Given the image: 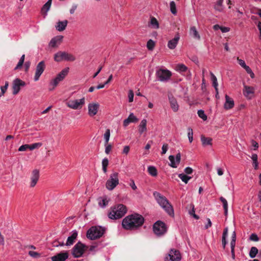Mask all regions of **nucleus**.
Returning a JSON list of instances; mask_svg holds the SVG:
<instances>
[{"mask_svg": "<svg viewBox=\"0 0 261 261\" xmlns=\"http://www.w3.org/2000/svg\"><path fill=\"white\" fill-rule=\"evenodd\" d=\"M153 233L158 237L165 234L167 232V229H152Z\"/></svg>", "mask_w": 261, "mask_h": 261, "instance_id": "39", "label": "nucleus"}, {"mask_svg": "<svg viewBox=\"0 0 261 261\" xmlns=\"http://www.w3.org/2000/svg\"><path fill=\"white\" fill-rule=\"evenodd\" d=\"M198 116L201 118L203 120L205 121L207 119V116L205 114L204 111L199 110L197 112Z\"/></svg>", "mask_w": 261, "mask_h": 261, "instance_id": "48", "label": "nucleus"}, {"mask_svg": "<svg viewBox=\"0 0 261 261\" xmlns=\"http://www.w3.org/2000/svg\"><path fill=\"white\" fill-rule=\"evenodd\" d=\"M236 233L235 231H233L232 235H231V240L230 242V247H231V253L232 258L234 259L235 258V253H234V248L236 245Z\"/></svg>", "mask_w": 261, "mask_h": 261, "instance_id": "20", "label": "nucleus"}, {"mask_svg": "<svg viewBox=\"0 0 261 261\" xmlns=\"http://www.w3.org/2000/svg\"><path fill=\"white\" fill-rule=\"evenodd\" d=\"M77 236V232L75 230H73L71 234L68 237L66 245L67 246H70L72 245Z\"/></svg>", "mask_w": 261, "mask_h": 261, "instance_id": "22", "label": "nucleus"}, {"mask_svg": "<svg viewBox=\"0 0 261 261\" xmlns=\"http://www.w3.org/2000/svg\"><path fill=\"white\" fill-rule=\"evenodd\" d=\"M147 171L149 174L152 176H156L157 175V170L156 169L154 166H148L147 168Z\"/></svg>", "mask_w": 261, "mask_h": 261, "instance_id": "37", "label": "nucleus"}, {"mask_svg": "<svg viewBox=\"0 0 261 261\" xmlns=\"http://www.w3.org/2000/svg\"><path fill=\"white\" fill-rule=\"evenodd\" d=\"M250 239L253 241H258V238L257 236L255 233H252L250 236Z\"/></svg>", "mask_w": 261, "mask_h": 261, "instance_id": "61", "label": "nucleus"}, {"mask_svg": "<svg viewBox=\"0 0 261 261\" xmlns=\"http://www.w3.org/2000/svg\"><path fill=\"white\" fill-rule=\"evenodd\" d=\"M178 176L180 178V179L185 184H187L189 180L191 179L192 178L191 176H189L184 173H180L178 175Z\"/></svg>", "mask_w": 261, "mask_h": 261, "instance_id": "36", "label": "nucleus"}, {"mask_svg": "<svg viewBox=\"0 0 261 261\" xmlns=\"http://www.w3.org/2000/svg\"><path fill=\"white\" fill-rule=\"evenodd\" d=\"M28 253L31 257L34 258H38L40 256V254L37 252L30 251Z\"/></svg>", "mask_w": 261, "mask_h": 261, "instance_id": "56", "label": "nucleus"}, {"mask_svg": "<svg viewBox=\"0 0 261 261\" xmlns=\"http://www.w3.org/2000/svg\"><path fill=\"white\" fill-rule=\"evenodd\" d=\"M110 130L107 129L104 134L103 137L105 139V144H108L110 138Z\"/></svg>", "mask_w": 261, "mask_h": 261, "instance_id": "44", "label": "nucleus"}, {"mask_svg": "<svg viewBox=\"0 0 261 261\" xmlns=\"http://www.w3.org/2000/svg\"><path fill=\"white\" fill-rule=\"evenodd\" d=\"M25 83L19 79H15L12 83L13 94L16 95L20 90L21 87H24Z\"/></svg>", "mask_w": 261, "mask_h": 261, "instance_id": "11", "label": "nucleus"}, {"mask_svg": "<svg viewBox=\"0 0 261 261\" xmlns=\"http://www.w3.org/2000/svg\"><path fill=\"white\" fill-rule=\"evenodd\" d=\"M154 46H155V42L152 39H149L147 41V47L149 50H152L154 48Z\"/></svg>", "mask_w": 261, "mask_h": 261, "instance_id": "46", "label": "nucleus"}, {"mask_svg": "<svg viewBox=\"0 0 261 261\" xmlns=\"http://www.w3.org/2000/svg\"><path fill=\"white\" fill-rule=\"evenodd\" d=\"M189 33L190 36H191L193 38L198 40L200 39V36L195 27H192L190 28Z\"/></svg>", "mask_w": 261, "mask_h": 261, "instance_id": "26", "label": "nucleus"}, {"mask_svg": "<svg viewBox=\"0 0 261 261\" xmlns=\"http://www.w3.org/2000/svg\"><path fill=\"white\" fill-rule=\"evenodd\" d=\"M127 209L122 204L116 205L111 208L108 213V217L112 220H116L122 218L127 213Z\"/></svg>", "mask_w": 261, "mask_h": 261, "instance_id": "3", "label": "nucleus"}, {"mask_svg": "<svg viewBox=\"0 0 261 261\" xmlns=\"http://www.w3.org/2000/svg\"><path fill=\"white\" fill-rule=\"evenodd\" d=\"M175 70L179 72H185L188 70V67L183 64H178L176 65Z\"/></svg>", "mask_w": 261, "mask_h": 261, "instance_id": "35", "label": "nucleus"}, {"mask_svg": "<svg viewBox=\"0 0 261 261\" xmlns=\"http://www.w3.org/2000/svg\"><path fill=\"white\" fill-rule=\"evenodd\" d=\"M105 153L107 154H109L112 150V146L111 144H109L108 143L105 144Z\"/></svg>", "mask_w": 261, "mask_h": 261, "instance_id": "53", "label": "nucleus"}, {"mask_svg": "<svg viewBox=\"0 0 261 261\" xmlns=\"http://www.w3.org/2000/svg\"><path fill=\"white\" fill-rule=\"evenodd\" d=\"M128 101L129 102H133L134 100V92L132 90H129L128 94Z\"/></svg>", "mask_w": 261, "mask_h": 261, "instance_id": "57", "label": "nucleus"}, {"mask_svg": "<svg viewBox=\"0 0 261 261\" xmlns=\"http://www.w3.org/2000/svg\"><path fill=\"white\" fill-rule=\"evenodd\" d=\"M220 201L223 204V206L225 214L226 215L228 212V203L227 200L223 197L220 198Z\"/></svg>", "mask_w": 261, "mask_h": 261, "instance_id": "41", "label": "nucleus"}, {"mask_svg": "<svg viewBox=\"0 0 261 261\" xmlns=\"http://www.w3.org/2000/svg\"><path fill=\"white\" fill-rule=\"evenodd\" d=\"M68 257V253L66 252H61L51 257L52 261H65Z\"/></svg>", "mask_w": 261, "mask_h": 261, "instance_id": "17", "label": "nucleus"}, {"mask_svg": "<svg viewBox=\"0 0 261 261\" xmlns=\"http://www.w3.org/2000/svg\"><path fill=\"white\" fill-rule=\"evenodd\" d=\"M225 102L224 104V108L226 110H229L234 107V101L227 94L225 95Z\"/></svg>", "mask_w": 261, "mask_h": 261, "instance_id": "19", "label": "nucleus"}, {"mask_svg": "<svg viewBox=\"0 0 261 261\" xmlns=\"http://www.w3.org/2000/svg\"><path fill=\"white\" fill-rule=\"evenodd\" d=\"M223 0H218L215 7V9L218 11H221L222 10L221 6L222 5Z\"/></svg>", "mask_w": 261, "mask_h": 261, "instance_id": "54", "label": "nucleus"}, {"mask_svg": "<svg viewBox=\"0 0 261 261\" xmlns=\"http://www.w3.org/2000/svg\"><path fill=\"white\" fill-rule=\"evenodd\" d=\"M24 57H25V55H23L21 57V58L19 59V61L17 65H16V66L14 68L15 70H17L18 69H19V68H20L22 67V66L23 63H24Z\"/></svg>", "mask_w": 261, "mask_h": 261, "instance_id": "45", "label": "nucleus"}, {"mask_svg": "<svg viewBox=\"0 0 261 261\" xmlns=\"http://www.w3.org/2000/svg\"><path fill=\"white\" fill-rule=\"evenodd\" d=\"M251 159L252 160V165L255 169H257L258 167V162L257 161L258 156L255 153H253L251 156Z\"/></svg>", "mask_w": 261, "mask_h": 261, "instance_id": "31", "label": "nucleus"}, {"mask_svg": "<svg viewBox=\"0 0 261 261\" xmlns=\"http://www.w3.org/2000/svg\"><path fill=\"white\" fill-rule=\"evenodd\" d=\"M179 40V36L177 34L174 37L173 39L168 41V47L171 49H174L176 47Z\"/></svg>", "mask_w": 261, "mask_h": 261, "instance_id": "23", "label": "nucleus"}, {"mask_svg": "<svg viewBox=\"0 0 261 261\" xmlns=\"http://www.w3.org/2000/svg\"><path fill=\"white\" fill-rule=\"evenodd\" d=\"M185 172L187 174H190L193 172V169L189 167H186L184 170Z\"/></svg>", "mask_w": 261, "mask_h": 261, "instance_id": "64", "label": "nucleus"}, {"mask_svg": "<svg viewBox=\"0 0 261 261\" xmlns=\"http://www.w3.org/2000/svg\"><path fill=\"white\" fill-rule=\"evenodd\" d=\"M54 60L56 62H61L63 60L67 61H74L75 57L72 54L65 51H58L54 55Z\"/></svg>", "mask_w": 261, "mask_h": 261, "instance_id": "6", "label": "nucleus"}, {"mask_svg": "<svg viewBox=\"0 0 261 261\" xmlns=\"http://www.w3.org/2000/svg\"><path fill=\"white\" fill-rule=\"evenodd\" d=\"M238 63L239 64H240V65L243 68H245V67H246L247 66L246 65V63L245 62V61L242 59H240L239 58H238Z\"/></svg>", "mask_w": 261, "mask_h": 261, "instance_id": "60", "label": "nucleus"}, {"mask_svg": "<svg viewBox=\"0 0 261 261\" xmlns=\"http://www.w3.org/2000/svg\"><path fill=\"white\" fill-rule=\"evenodd\" d=\"M244 69L246 70V72L250 75V77L252 79L254 77V73L253 72V71L251 70V69L248 66H247Z\"/></svg>", "mask_w": 261, "mask_h": 261, "instance_id": "55", "label": "nucleus"}, {"mask_svg": "<svg viewBox=\"0 0 261 261\" xmlns=\"http://www.w3.org/2000/svg\"><path fill=\"white\" fill-rule=\"evenodd\" d=\"M105 229H88L87 237L93 240L100 238L104 233Z\"/></svg>", "mask_w": 261, "mask_h": 261, "instance_id": "9", "label": "nucleus"}, {"mask_svg": "<svg viewBox=\"0 0 261 261\" xmlns=\"http://www.w3.org/2000/svg\"><path fill=\"white\" fill-rule=\"evenodd\" d=\"M168 148H169L168 145L167 144H164L162 147L161 153L162 154H165L167 152Z\"/></svg>", "mask_w": 261, "mask_h": 261, "instance_id": "59", "label": "nucleus"}, {"mask_svg": "<svg viewBox=\"0 0 261 261\" xmlns=\"http://www.w3.org/2000/svg\"><path fill=\"white\" fill-rule=\"evenodd\" d=\"M169 100L172 110L175 112H177L178 110L179 106L176 99L174 97L169 96Z\"/></svg>", "mask_w": 261, "mask_h": 261, "instance_id": "25", "label": "nucleus"}, {"mask_svg": "<svg viewBox=\"0 0 261 261\" xmlns=\"http://www.w3.org/2000/svg\"><path fill=\"white\" fill-rule=\"evenodd\" d=\"M131 122H136L138 120V119L134 115L133 113H131L128 118H127Z\"/></svg>", "mask_w": 261, "mask_h": 261, "instance_id": "52", "label": "nucleus"}, {"mask_svg": "<svg viewBox=\"0 0 261 261\" xmlns=\"http://www.w3.org/2000/svg\"><path fill=\"white\" fill-rule=\"evenodd\" d=\"M228 237V229H224L222 237V243L223 248L224 249L226 244H227V238Z\"/></svg>", "mask_w": 261, "mask_h": 261, "instance_id": "32", "label": "nucleus"}, {"mask_svg": "<svg viewBox=\"0 0 261 261\" xmlns=\"http://www.w3.org/2000/svg\"><path fill=\"white\" fill-rule=\"evenodd\" d=\"M45 68V62L43 61L40 62L36 66L34 80L35 81L39 80L41 75L43 73Z\"/></svg>", "mask_w": 261, "mask_h": 261, "instance_id": "12", "label": "nucleus"}, {"mask_svg": "<svg viewBox=\"0 0 261 261\" xmlns=\"http://www.w3.org/2000/svg\"><path fill=\"white\" fill-rule=\"evenodd\" d=\"M119 184L118 173L114 172L110 175L106 182V188L109 191H112Z\"/></svg>", "mask_w": 261, "mask_h": 261, "instance_id": "4", "label": "nucleus"}, {"mask_svg": "<svg viewBox=\"0 0 261 261\" xmlns=\"http://www.w3.org/2000/svg\"><path fill=\"white\" fill-rule=\"evenodd\" d=\"M258 253V249L255 247H252L249 252V256L251 258H254Z\"/></svg>", "mask_w": 261, "mask_h": 261, "instance_id": "42", "label": "nucleus"}, {"mask_svg": "<svg viewBox=\"0 0 261 261\" xmlns=\"http://www.w3.org/2000/svg\"><path fill=\"white\" fill-rule=\"evenodd\" d=\"M30 146L29 144H24L20 146L18 148L19 151H24L27 150V149H29Z\"/></svg>", "mask_w": 261, "mask_h": 261, "instance_id": "58", "label": "nucleus"}, {"mask_svg": "<svg viewBox=\"0 0 261 261\" xmlns=\"http://www.w3.org/2000/svg\"><path fill=\"white\" fill-rule=\"evenodd\" d=\"M147 120L146 119H143L141 120L139 125V132L141 135L144 132L147 130Z\"/></svg>", "mask_w": 261, "mask_h": 261, "instance_id": "28", "label": "nucleus"}, {"mask_svg": "<svg viewBox=\"0 0 261 261\" xmlns=\"http://www.w3.org/2000/svg\"><path fill=\"white\" fill-rule=\"evenodd\" d=\"M100 105L97 102L89 103L88 106V114L90 117L96 115L99 109Z\"/></svg>", "mask_w": 261, "mask_h": 261, "instance_id": "13", "label": "nucleus"}, {"mask_svg": "<svg viewBox=\"0 0 261 261\" xmlns=\"http://www.w3.org/2000/svg\"><path fill=\"white\" fill-rule=\"evenodd\" d=\"M168 159L170 161L169 165L172 168H175L177 167L180 163L181 154L179 152H178L177 154H176L175 156L173 155H169Z\"/></svg>", "mask_w": 261, "mask_h": 261, "instance_id": "14", "label": "nucleus"}, {"mask_svg": "<svg viewBox=\"0 0 261 261\" xmlns=\"http://www.w3.org/2000/svg\"><path fill=\"white\" fill-rule=\"evenodd\" d=\"M181 258L179 251L175 249H171L168 256L165 258V261H180Z\"/></svg>", "mask_w": 261, "mask_h": 261, "instance_id": "10", "label": "nucleus"}, {"mask_svg": "<svg viewBox=\"0 0 261 261\" xmlns=\"http://www.w3.org/2000/svg\"><path fill=\"white\" fill-rule=\"evenodd\" d=\"M68 21L67 20H65L63 21H59L57 23L55 28L57 31L59 32H62L65 30Z\"/></svg>", "mask_w": 261, "mask_h": 261, "instance_id": "24", "label": "nucleus"}, {"mask_svg": "<svg viewBox=\"0 0 261 261\" xmlns=\"http://www.w3.org/2000/svg\"><path fill=\"white\" fill-rule=\"evenodd\" d=\"M86 246L79 242L73 247L72 250V254L75 258L81 257L85 251Z\"/></svg>", "mask_w": 261, "mask_h": 261, "instance_id": "8", "label": "nucleus"}, {"mask_svg": "<svg viewBox=\"0 0 261 261\" xmlns=\"http://www.w3.org/2000/svg\"><path fill=\"white\" fill-rule=\"evenodd\" d=\"M8 86H9L8 82H6L5 86L1 87V95H0L1 96L4 95V94H5V93L6 92V91L8 88Z\"/></svg>", "mask_w": 261, "mask_h": 261, "instance_id": "51", "label": "nucleus"}, {"mask_svg": "<svg viewBox=\"0 0 261 261\" xmlns=\"http://www.w3.org/2000/svg\"><path fill=\"white\" fill-rule=\"evenodd\" d=\"M149 25L153 29H158L159 28V24L158 20L154 17H151Z\"/></svg>", "mask_w": 261, "mask_h": 261, "instance_id": "30", "label": "nucleus"}, {"mask_svg": "<svg viewBox=\"0 0 261 261\" xmlns=\"http://www.w3.org/2000/svg\"><path fill=\"white\" fill-rule=\"evenodd\" d=\"M85 103V98L84 97L80 99H71L66 102V105L68 108L73 110L81 109Z\"/></svg>", "mask_w": 261, "mask_h": 261, "instance_id": "5", "label": "nucleus"}, {"mask_svg": "<svg viewBox=\"0 0 261 261\" xmlns=\"http://www.w3.org/2000/svg\"><path fill=\"white\" fill-rule=\"evenodd\" d=\"M130 182L129 184L130 187L132 188L133 190H136L137 189V187L135 185L134 180L133 179H131L130 180Z\"/></svg>", "mask_w": 261, "mask_h": 261, "instance_id": "62", "label": "nucleus"}, {"mask_svg": "<svg viewBox=\"0 0 261 261\" xmlns=\"http://www.w3.org/2000/svg\"><path fill=\"white\" fill-rule=\"evenodd\" d=\"M50 6H51V4H49L47 3H46L42 8V10H41L42 12L43 13L44 12V13H46L48 12V11L50 9Z\"/></svg>", "mask_w": 261, "mask_h": 261, "instance_id": "50", "label": "nucleus"}, {"mask_svg": "<svg viewBox=\"0 0 261 261\" xmlns=\"http://www.w3.org/2000/svg\"><path fill=\"white\" fill-rule=\"evenodd\" d=\"M210 75L211 76V80H212V83H213V86L215 88V89L216 91L217 92L218 84V82H217V77L213 74V73L212 72H210Z\"/></svg>", "mask_w": 261, "mask_h": 261, "instance_id": "34", "label": "nucleus"}, {"mask_svg": "<svg viewBox=\"0 0 261 261\" xmlns=\"http://www.w3.org/2000/svg\"><path fill=\"white\" fill-rule=\"evenodd\" d=\"M158 203L168 213L170 216H174V210L172 206L170 204L167 199L158 192H154L153 194Z\"/></svg>", "mask_w": 261, "mask_h": 261, "instance_id": "2", "label": "nucleus"}, {"mask_svg": "<svg viewBox=\"0 0 261 261\" xmlns=\"http://www.w3.org/2000/svg\"><path fill=\"white\" fill-rule=\"evenodd\" d=\"M144 223V218L135 213L126 216L122 221V225L123 228H134L141 227Z\"/></svg>", "mask_w": 261, "mask_h": 261, "instance_id": "1", "label": "nucleus"}, {"mask_svg": "<svg viewBox=\"0 0 261 261\" xmlns=\"http://www.w3.org/2000/svg\"><path fill=\"white\" fill-rule=\"evenodd\" d=\"M69 70V67H66L63 69L60 72H59L56 76V77L60 80L63 81L66 76L68 74Z\"/></svg>", "mask_w": 261, "mask_h": 261, "instance_id": "27", "label": "nucleus"}, {"mask_svg": "<svg viewBox=\"0 0 261 261\" xmlns=\"http://www.w3.org/2000/svg\"><path fill=\"white\" fill-rule=\"evenodd\" d=\"M155 75L159 81L161 82H166L170 79L172 73L171 71L166 69H159L156 71Z\"/></svg>", "mask_w": 261, "mask_h": 261, "instance_id": "7", "label": "nucleus"}, {"mask_svg": "<svg viewBox=\"0 0 261 261\" xmlns=\"http://www.w3.org/2000/svg\"><path fill=\"white\" fill-rule=\"evenodd\" d=\"M201 141L202 145L204 146L212 145V139L211 138L205 137V136L202 135L201 136Z\"/></svg>", "mask_w": 261, "mask_h": 261, "instance_id": "29", "label": "nucleus"}, {"mask_svg": "<svg viewBox=\"0 0 261 261\" xmlns=\"http://www.w3.org/2000/svg\"><path fill=\"white\" fill-rule=\"evenodd\" d=\"M109 165V160L107 158H104L102 161V171L105 173L107 172V167Z\"/></svg>", "mask_w": 261, "mask_h": 261, "instance_id": "40", "label": "nucleus"}, {"mask_svg": "<svg viewBox=\"0 0 261 261\" xmlns=\"http://www.w3.org/2000/svg\"><path fill=\"white\" fill-rule=\"evenodd\" d=\"M254 92V88L247 86H244V95L248 98H251Z\"/></svg>", "mask_w": 261, "mask_h": 261, "instance_id": "21", "label": "nucleus"}, {"mask_svg": "<svg viewBox=\"0 0 261 261\" xmlns=\"http://www.w3.org/2000/svg\"><path fill=\"white\" fill-rule=\"evenodd\" d=\"M206 222L205 224V227L206 228H208V227H210L212 226V222L209 218H207L206 219Z\"/></svg>", "mask_w": 261, "mask_h": 261, "instance_id": "63", "label": "nucleus"}, {"mask_svg": "<svg viewBox=\"0 0 261 261\" xmlns=\"http://www.w3.org/2000/svg\"><path fill=\"white\" fill-rule=\"evenodd\" d=\"M39 178V171L38 169H34L32 171V175L31 177V181L30 184V187L31 188L34 187Z\"/></svg>", "mask_w": 261, "mask_h": 261, "instance_id": "15", "label": "nucleus"}, {"mask_svg": "<svg viewBox=\"0 0 261 261\" xmlns=\"http://www.w3.org/2000/svg\"><path fill=\"white\" fill-rule=\"evenodd\" d=\"M63 39V36L62 35H58L53 38L49 43V47L55 48L57 47L62 43Z\"/></svg>", "mask_w": 261, "mask_h": 261, "instance_id": "16", "label": "nucleus"}, {"mask_svg": "<svg viewBox=\"0 0 261 261\" xmlns=\"http://www.w3.org/2000/svg\"><path fill=\"white\" fill-rule=\"evenodd\" d=\"M152 228H166V226L165 223L159 220L154 223Z\"/></svg>", "mask_w": 261, "mask_h": 261, "instance_id": "33", "label": "nucleus"}, {"mask_svg": "<svg viewBox=\"0 0 261 261\" xmlns=\"http://www.w3.org/2000/svg\"><path fill=\"white\" fill-rule=\"evenodd\" d=\"M170 8L171 12L173 14H176V8L175 3L174 1H171L170 3Z\"/></svg>", "mask_w": 261, "mask_h": 261, "instance_id": "47", "label": "nucleus"}, {"mask_svg": "<svg viewBox=\"0 0 261 261\" xmlns=\"http://www.w3.org/2000/svg\"><path fill=\"white\" fill-rule=\"evenodd\" d=\"M29 149L30 150H33L35 149L38 148L42 146V143L41 142L35 143L32 144H29Z\"/></svg>", "mask_w": 261, "mask_h": 261, "instance_id": "43", "label": "nucleus"}, {"mask_svg": "<svg viewBox=\"0 0 261 261\" xmlns=\"http://www.w3.org/2000/svg\"><path fill=\"white\" fill-rule=\"evenodd\" d=\"M98 205L101 208H105L109 204L110 199L107 196L99 197L97 199Z\"/></svg>", "mask_w": 261, "mask_h": 261, "instance_id": "18", "label": "nucleus"}, {"mask_svg": "<svg viewBox=\"0 0 261 261\" xmlns=\"http://www.w3.org/2000/svg\"><path fill=\"white\" fill-rule=\"evenodd\" d=\"M74 218V217H69L66 219L65 223L67 224V227H70L71 226L70 225L74 222L73 220Z\"/></svg>", "mask_w": 261, "mask_h": 261, "instance_id": "49", "label": "nucleus"}, {"mask_svg": "<svg viewBox=\"0 0 261 261\" xmlns=\"http://www.w3.org/2000/svg\"><path fill=\"white\" fill-rule=\"evenodd\" d=\"M61 82L57 77L54 79L50 83V86L52 88H49V90H53L58 85L59 83Z\"/></svg>", "mask_w": 261, "mask_h": 261, "instance_id": "38", "label": "nucleus"}]
</instances>
